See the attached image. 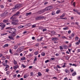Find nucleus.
<instances>
[{"instance_id":"nucleus-37","label":"nucleus","mask_w":80,"mask_h":80,"mask_svg":"<svg viewBox=\"0 0 80 80\" xmlns=\"http://www.w3.org/2000/svg\"><path fill=\"white\" fill-rule=\"evenodd\" d=\"M38 28L40 29V30H42V29H43V27H39Z\"/></svg>"},{"instance_id":"nucleus-56","label":"nucleus","mask_w":80,"mask_h":80,"mask_svg":"<svg viewBox=\"0 0 80 80\" xmlns=\"http://www.w3.org/2000/svg\"><path fill=\"white\" fill-rule=\"evenodd\" d=\"M32 55L31 54H30L28 55V56H29V57H32Z\"/></svg>"},{"instance_id":"nucleus-42","label":"nucleus","mask_w":80,"mask_h":80,"mask_svg":"<svg viewBox=\"0 0 80 80\" xmlns=\"http://www.w3.org/2000/svg\"><path fill=\"white\" fill-rule=\"evenodd\" d=\"M14 55H15V56H18V54L17 53H14Z\"/></svg>"},{"instance_id":"nucleus-38","label":"nucleus","mask_w":80,"mask_h":80,"mask_svg":"<svg viewBox=\"0 0 80 80\" xmlns=\"http://www.w3.org/2000/svg\"><path fill=\"white\" fill-rule=\"evenodd\" d=\"M28 32L27 31H25L23 32V34H25V33H27Z\"/></svg>"},{"instance_id":"nucleus-48","label":"nucleus","mask_w":80,"mask_h":80,"mask_svg":"<svg viewBox=\"0 0 80 80\" xmlns=\"http://www.w3.org/2000/svg\"><path fill=\"white\" fill-rule=\"evenodd\" d=\"M59 48L60 50H63V48L62 46H59Z\"/></svg>"},{"instance_id":"nucleus-33","label":"nucleus","mask_w":80,"mask_h":80,"mask_svg":"<svg viewBox=\"0 0 80 80\" xmlns=\"http://www.w3.org/2000/svg\"><path fill=\"white\" fill-rule=\"evenodd\" d=\"M32 28H35V27H36V25L34 24V25H32Z\"/></svg>"},{"instance_id":"nucleus-1","label":"nucleus","mask_w":80,"mask_h":80,"mask_svg":"<svg viewBox=\"0 0 80 80\" xmlns=\"http://www.w3.org/2000/svg\"><path fill=\"white\" fill-rule=\"evenodd\" d=\"M16 17L15 16L13 17L12 18V25H17V23L18 22H19V20L18 19H17Z\"/></svg>"},{"instance_id":"nucleus-34","label":"nucleus","mask_w":80,"mask_h":80,"mask_svg":"<svg viewBox=\"0 0 80 80\" xmlns=\"http://www.w3.org/2000/svg\"><path fill=\"white\" fill-rule=\"evenodd\" d=\"M65 72H66V73H68V70H67V69H65Z\"/></svg>"},{"instance_id":"nucleus-12","label":"nucleus","mask_w":80,"mask_h":80,"mask_svg":"<svg viewBox=\"0 0 80 80\" xmlns=\"http://www.w3.org/2000/svg\"><path fill=\"white\" fill-rule=\"evenodd\" d=\"M16 35V33H15V32L12 33V34L11 35V36H12V37H15Z\"/></svg>"},{"instance_id":"nucleus-3","label":"nucleus","mask_w":80,"mask_h":80,"mask_svg":"<svg viewBox=\"0 0 80 80\" xmlns=\"http://www.w3.org/2000/svg\"><path fill=\"white\" fill-rule=\"evenodd\" d=\"M21 7H22V4H18L15 5L14 7L12 9H19Z\"/></svg>"},{"instance_id":"nucleus-23","label":"nucleus","mask_w":80,"mask_h":80,"mask_svg":"<svg viewBox=\"0 0 80 80\" xmlns=\"http://www.w3.org/2000/svg\"><path fill=\"white\" fill-rule=\"evenodd\" d=\"M63 47H64V49H67V48H68V46L66 45H64L63 46Z\"/></svg>"},{"instance_id":"nucleus-18","label":"nucleus","mask_w":80,"mask_h":80,"mask_svg":"<svg viewBox=\"0 0 80 80\" xmlns=\"http://www.w3.org/2000/svg\"><path fill=\"white\" fill-rule=\"evenodd\" d=\"M2 63L4 66H6L7 65V63H6L5 62H3Z\"/></svg>"},{"instance_id":"nucleus-9","label":"nucleus","mask_w":80,"mask_h":80,"mask_svg":"<svg viewBox=\"0 0 80 80\" xmlns=\"http://www.w3.org/2000/svg\"><path fill=\"white\" fill-rule=\"evenodd\" d=\"M52 40L57 41V40H58V38H53L52 39Z\"/></svg>"},{"instance_id":"nucleus-16","label":"nucleus","mask_w":80,"mask_h":80,"mask_svg":"<svg viewBox=\"0 0 80 80\" xmlns=\"http://www.w3.org/2000/svg\"><path fill=\"white\" fill-rule=\"evenodd\" d=\"M38 76H37L38 77H40V76L42 75V73H41L40 72H38Z\"/></svg>"},{"instance_id":"nucleus-50","label":"nucleus","mask_w":80,"mask_h":80,"mask_svg":"<svg viewBox=\"0 0 80 80\" xmlns=\"http://www.w3.org/2000/svg\"><path fill=\"white\" fill-rule=\"evenodd\" d=\"M63 19V20H67V18H61V19Z\"/></svg>"},{"instance_id":"nucleus-64","label":"nucleus","mask_w":80,"mask_h":80,"mask_svg":"<svg viewBox=\"0 0 80 80\" xmlns=\"http://www.w3.org/2000/svg\"><path fill=\"white\" fill-rule=\"evenodd\" d=\"M78 80H80V76H79L78 77Z\"/></svg>"},{"instance_id":"nucleus-2","label":"nucleus","mask_w":80,"mask_h":80,"mask_svg":"<svg viewBox=\"0 0 80 80\" xmlns=\"http://www.w3.org/2000/svg\"><path fill=\"white\" fill-rule=\"evenodd\" d=\"M7 32L10 33H15L16 32V29L15 28H11L8 31H7Z\"/></svg>"},{"instance_id":"nucleus-40","label":"nucleus","mask_w":80,"mask_h":80,"mask_svg":"<svg viewBox=\"0 0 80 80\" xmlns=\"http://www.w3.org/2000/svg\"><path fill=\"white\" fill-rule=\"evenodd\" d=\"M22 67H23V68H25L26 67H25V65H24L23 64H22Z\"/></svg>"},{"instance_id":"nucleus-28","label":"nucleus","mask_w":80,"mask_h":80,"mask_svg":"<svg viewBox=\"0 0 80 80\" xmlns=\"http://www.w3.org/2000/svg\"><path fill=\"white\" fill-rule=\"evenodd\" d=\"M23 27H24V26H20L18 27V28H23Z\"/></svg>"},{"instance_id":"nucleus-4","label":"nucleus","mask_w":80,"mask_h":80,"mask_svg":"<svg viewBox=\"0 0 80 80\" xmlns=\"http://www.w3.org/2000/svg\"><path fill=\"white\" fill-rule=\"evenodd\" d=\"M5 24H4L3 23H0V27H1V30H3L4 28L5 27Z\"/></svg>"},{"instance_id":"nucleus-24","label":"nucleus","mask_w":80,"mask_h":80,"mask_svg":"<svg viewBox=\"0 0 80 80\" xmlns=\"http://www.w3.org/2000/svg\"><path fill=\"white\" fill-rule=\"evenodd\" d=\"M77 73H76V72H74L72 74V76H75V75H76Z\"/></svg>"},{"instance_id":"nucleus-17","label":"nucleus","mask_w":80,"mask_h":80,"mask_svg":"<svg viewBox=\"0 0 80 80\" xmlns=\"http://www.w3.org/2000/svg\"><path fill=\"white\" fill-rule=\"evenodd\" d=\"M32 14V13L31 12H29V13H27L26 14V16H28V15H30Z\"/></svg>"},{"instance_id":"nucleus-58","label":"nucleus","mask_w":80,"mask_h":80,"mask_svg":"<svg viewBox=\"0 0 80 80\" xmlns=\"http://www.w3.org/2000/svg\"><path fill=\"white\" fill-rule=\"evenodd\" d=\"M72 5L74 6V7H75V2H73L72 4Z\"/></svg>"},{"instance_id":"nucleus-27","label":"nucleus","mask_w":80,"mask_h":80,"mask_svg":"<svg viewBox=\"0 0 80 80\" xmlns=\"http://www.w3.org/2000/svg\"><path fill=\"white\" fill-rule=\"evenodd\" d=\"M25 57H23L22 58H21V60L22 61H23V60H25Z\"/></svg>"},{"instance_id":"nucleus-41","label":"nucleus","mask_w":80,"mask_h":80,"mask_svg":"<svg viewBox=\"0 0 80 80\" xmlns=\"http://www.w3.org/2000/svg\"><path fill=\"white\" fill-rule=\"evenodd\" d=\"M37 60V58L36 57H35L34 59V62H35V61H36Z\"/></svg>"},{"instance_id":"nucleus-62","label":"nucleus","mask_w":80,"mask_h":80,"mask_svg":"<svg viewBox=\"0 0 80 80\" xmlns=\"http://www.w3.org/2000/svg\"><path fill=\"white\" fill-rule=\"evenodd\" d=\"M77 13L78 14V15H80V12H79L78 11L77 12Z\"/></svg>"},{"instance_id":"nucleus-20","label":"nucleus","mask_w":80,"mask_h":80,"mask_svg":"<svg viewBox=\"0 0 80 80\" xmlns=\"http://www.w3.org/2000/svg\"><path fill=\"white\" fill-rule=\"evenodd\" d=\"M18 68V65H17L13 67L14 69H15V68L17 69V68Z\"/></svg>"},{"instance_id":"nucleus-63","label":"nucleus","mask_w":80,"mask_h":80,"mask_svg":"<svg viewBox=\"0 0 80 80\" xmlns=\"http://www.w3.org/2000/svg\"><path fill=\"white\" fill-rule=\"evenodd\" d=\"M73 36H74V34H73V33H72V34L71 35L72 37H73Z\"/></svg>"},{"instance_id":"nucleus-55","label":"nucleus","mask_w":80,"mask_h":80,"mask_svg":"<svg viewBox=\"0 0 80 80\" xmlns=\"http://www.w3.org/2000/svg\"><path fill=\"white\" fill-rule=\"evenodd\" d=\"M4 70H5V71H7V70H8V68H5L4 69Z\"/></svg>"},{"instance_id":"nucleus-46","label":"nucleus","mask_w":80,"mask_h":80,"mask_svg":"<svg viewBox=\"0 0 80 80\" xmlns=\"http://www.w3.org/2000/svg\"><path fill=\"white\" fill-rule=\"evenodd\" d=\"M42 31L43 32H45V31H47V29L46 28L43 29L42 30Z\"/></svg>"},{"instance_id":"nucleus-53","label":"nucleus","mask_w":80,"mask_h":80,"mask_svg":"<svg viewBox=\"0 0 80 80\" xmlns=\"http://www.w3.org/2000/svg\"><path fill=\"white\" fill-rule=\"evenodd\" d=\"M1 7L2 8H4V6L3 5H1Z\"/></svg>"},{"instance_id":"nucleus-45","label":"nucleus","mask_w":80,"mask_h":80,"mask_svg":"<svg viewBox=\"0 0 80 80\" xmlns=\"http://www.w3.org/2000/svg\"><path fill=\"white\" fill-rule=\"evenodd\" d=\"M70 33H71V31L70 30H69L68 31V34H70Z\"/></svg>"},{"instance_id":"nucleus-61","label":"nucleus","mask_w":80,"mask_h":80,"mask_svg":"<svg viewBox=\"0 0 80 80\" xmlns=\"http://www.w3.org/2000/svg\"><path fill=\"white\" fill-rule=\"evenodd\" d=\"M64 80H68V78H64Z\"/></svg>"},{"instance_id":"nucleus-22","label":"nucleus","mask_w":80,"mask_h":80,"mask_svg":"<svg viewBox=\"0 0 80 80\" xmlns=\"http://www.w3.org/2000/svg\"><path fill=\"white\" fill-rule=\"evenodd\" d=\"M17 62L15 60V59H14V65H17Z\"/></svg>"},{"instance_id":"nucleus-39","label":"nucleus","mask_w":80,"mask_h":80,"mask_svg":"<svg viewBox=\"0 0 80 80\" xmlns=\"http://www.w3.org/2000/svg\"><path fill=\"white\" fill-rule=\"evenodd\" d=\"M78 38H78V37H76V38H75V40H76L77 41V40H78Z\"/></svg>"},{"instance_id":"nucleus-43","label":"nucleus","mask_w":80,"mask_h":80,"mask_svg":"<svg viewBox=\"0 0 80 80\" xmlns=\"http://www.w3.org/2000/svg\"><path fill=\"white\" fill-rule=\"evenodd\" d=\"M79 44L80 43L78 42H77L75 43L76 45H78V44Z\"/></svg>"},{"instance_id":"nucleus-35","label":"nucleus","mask_w":80,"mask_h":80,"mask_svg":"<svg viewBox=\"0 0 80 80\" xmlns=\"http://www.w3.org/2000/svg\"><path fill=\"white\" fill-rule=\"evenodd\" d=\"M54 69H55V70H56V71H57L58 72V68L57 67H55Z\"/></svg>"},{"instance_id":"nucleus-21","label":"nucleus","mask_w":80,"mask_h":80,"mask_svg":"<svg viewBox=\"0 0 80 80\" xmlns=\"http://www.w3.org/2000/svg\"><path fill=\"white\" fill-rule=\"evenodd\" d=\"M63 29L64 30H68V27H67L66 28H63Z\"/></svg>"},{"instance_id":"nucleus-7","label":"nucleus","mask_w":80,"mask_h":80,"mask_svg":"<svg viewBox=\"0 0 80 80\" xmlns=\"http://www.w3.org/2000/svg\"><path fill=\"white\" fill-rule=\"evenodd\" d=\"M8 14V12L7 11H5L4 13L1 14L0 16L1 17H4V16H5L6 15H7Z\"/></svg>"},{"instance_id":"nucleus-60","label":"nucleus","mask_w":80,"mask_h":80,"mask_svg":"<svg viewBox=\"0 0 80 80\" xmlns=\"http://www.w3.org/2000/svg\"><path fill=\"white\" fill-rule=\"evenodd\" d=\"M39 45V43H37L36 45L35 46H38Z\"/></svg>"},{"instance_id":"nucleus-29","label":"nucleus","mask_w":80,"mask_h":80,"mask_svg":"<svg viewBox=\"0 0 80 80\" xmlns=\"http://www.w3.org/2000/svg\"><path fill=\"white\" fill-rule=\"evenodd\" d=\"M30 76L31 77H32V76H33V72H31L30 73Z\"/></svg>"},{"instance_id":"nucleus-25","label":"nucleus","mask_w":80,"mask_h":80,"mask_svg":"<svg viewBox=\"0 0 80 80\" xmlns=\"http://www.w3.org/2000/svg\"><path fill=\"white\" fill-rule=\"evenodd\" d=\"M51 14L52 15H55V12L54 11H52V12Z\"/></svg>"},{"instance_id":"nucleus-15","label":"nucleus","mask_w":80,"mask_h":80,"mask_svg":"<svg viewBox=\"0 0 80 80\" xmlns=\"http://www.w3.org/2000/svg\"><path fill=\"white\" fill-rule=\"evenodd\" d=\"M8 38L9 39H10V40H14V39H13V38L12 37L10 36H9Z\"/></svg>"},{"instance_id":"nucleus-32","label":"nucleus","mask_w":80,"mask_h":80,"mask_svg":"<svg viewBox=\"0 0 80 80\" xmlns=\"http://www.w3.org/2000/svg\"><path fill=\"white\" fill-rule=\"evenodd\" d=\"M60 10H58L56 11V13L57 14H58V13H60Z\"/></svg>"},{"instance_id":"nucleus-13","label":"nucleus","mask_w":80,"mask_h":80,"mask_svg":"<svg viewBox=\"0 0 80 80\" xmlns=\"http://www.w3.org/2000/svg\"><path fill=\"white\" fill-rule=\"evenodd\" d=\"M18 46L17 45H15L14 46L13 48L14 49H15V50H16V49H17V48H18Z\"/></svg>"},{"instance_id":"nucleus-57","label":"nucleus","mask_w":80,"mask_h":80,"mask_svg":"<svg viewBox=\"0 0 80 80\" xmlns=\"http://www.w3.org/2000/svg\"><path fill=\"white\" fill-rule=\"evenodd\" d=\"M43 38V37H41V38H40V41H41V40H42Z\"/></svg>"},{"instance_id":"nucleus-19","label":"nucleus","mask_w":80,"mask_h":80,"mask_svg":"<svg viewBox=\"0 0 80 80\" xmlns=\"http://www.w3.org/2000/svg\"><path fill=\"white\" fill-rule=\"evenodd\" d=\"M40 11L41 12V13H43V12H45V9H42V10H40Z\"/></svg>"},{"instance_id":"nucleus-5","label":"nucleus","mask_w":80,"mask_h":80,"mask_svg":"<svg viewBox=\"0 0 80 80\" xmlns=\"http://www.w3.org/2000/svg\"><path fill=\"white\" fill-rule=\"evenodd\" d=\"M52 8H53L52 6H49L46 8L44 9V10L45 11H48V10H51Z\"/></svg>"},{"instance_id":"nucleus-31","label":"nucleus","mask_w":80,"mask_h":80,"mask_svg":"<svg viewBox=\"0 0 80 80\" xmlns=\"http://www.w3.org/2000/svg\"><path fill=\"white\" fill-rule=\"evenodd\" d=\"M38 53V51H37L35 52L34 55H37Z\"/></svg>"},{"instance_id":"nucleus-59","label":"nucleus","mask_w":80,"mask_h":80,"mask_svg":"<svg viewBox=\"0 0 80 80\" xmlns=\"http://www.w3.org/2000/svg\"><path fill=\"white\" fill-rule=\"evenodd\" d=\"M46 72H48V69H46Z\"/></svg>"},{"instance_id":"nucleus-54","label":"nucleus","mask_w":80,"mask_h":80,"mask_svg":"<svg viewBox=\"0 0 80 80\" xmlns=\"http://www.w3.org/2000/svg\"><path fill=\"white\" fill-rule=\"evenodd\" d=\"M8 44H6L4 45V47H8Z\"/></svg>"},{"instance_id":"nucleus-10","label":"nucleus","mask_w":80,"mask_h":80,"mask_svg":"<svg viewBox=\"0 0 80 80\" xmlns=\"http://www.w3.org/2000/svg\"><path fill=\"white\" fill-rule=\"evenodd\" d=\"M65 15V13H63L62 15L60 16V18L61 19H62V18H63L62 17H64Z\"/></svg>"},{"instance_id":"nucleus-52","label":"nucleus","mask_w":80,"mask_h":80,"mask_svg":"<svg viewBox=\"0 0 80 80\" xmlns=\"http://www.w3.org/2000/svg\"><path fill=\"white\" fill-rule=\"evenodd\" d=\"M17 77V75H16V74L15 75H13V78H15V77Z\"/></svg>"},{"instance_id":"nucleus-36","label":"nucleus","mask_w":80,"mask_h":80,"mask_svg":"<svg viewBox=\"0 0 80 80\" xmlns=\"http://www.w3.org/2000/svg\"><path fill=\"white\" fill-rule=\"evenodd\" d=\"M6 73L8 75H9V74H10V71H7V72H6Z\"/></svg>"},{"instance_id":"nucleus-26","label":"nucleus","mask_w":80,"mask_h":80,"mask_svg":"<svg viewBox=\"0 0 80 80\" xmlns=\"http://www.w3.org/2000/svg\"><path fill=\"white\" fill-rule=\"evenodd\" d=\"M51 33L52 34V35H54V34H55L56 32H55L54 31H52L51 32Z\"/></svg>"},{"instance_id":"nucleus-6","label":"nucleus","mask_w":80,"mask_h":80,"mask_svg":"<svg viewBox=\"0 0 80 80\" xmlns=\"http://www.w3.org/2000/svg\"><path fill=\"white\" fill-rule=\"evenodd\" d=\"M19 14H20V12H19L18 11V12H17L14 15H13L10 18L11 20H12V18H13V17H16V16H17V15H19Z\"/></svg>"},{"instance_id":"nucleus-11","label":"nucleus","mask_w":80,"mask_h":80,"mask_svg":"<svg viewBox=\"0 0 80 80\" xmlns=\"http://www.w3.org/2000/svg\"><path fill=\"white\" fill-rule=\"evenodd\" d=\"M8 22V19H4L3 21V23H7Z\"/></svg>"},{"instance_id":"nucleus-8","label":"nucleus","mask_w":80,"mask_h":80,"mask_svg":"<svg viewBox=\"0 0 80 80\" xmlns=\"http://www.w3.org/2000/svg\"><path fill=\"white\" fill-rule=\"evenodd\" d=\"M44 17H36L35 18L36 20H41V19H42V18H43Z\"/></svg>"},{"instance_id":"nucleus-14","label":"nucleus","mask_w":80,"mask_h":80,"mask_svg":"<svg viewBox=\"0 0 80 80\" xmlns=\"http://www.w3.org/2000/svg\"><path fill=\"white\" fill-rule=\"evenodd\" d=\"M41 54L42 56L45 57V53L44 52H42Z\"/></svg>"},{"instance_id":"nucleus-44","label":"nucleus","mask_w":80,"mask_h":80,"mask_svg":"<svg viewBox=\"0 0 80 80\" xmlns=\"http://www.w3.org/2000/svg\"><path fill=\"white\" fill-rule=\"evenodd\" d=\"M9 52L10 53L12 54V49H9Z\"/></svg>"},{"instance_id":"nucleus-47","label":"nucleus","mask_w":80,"mask_h":80,"mask_svg":"<svg viewBox=\"0 0 80 80\" xmlns=\"http://www.w3.org/2000/svg\"><path fill=\"white\" fill-rule=\"evenodd\" d=\"M38 14H41L42 13H41V12H40V11H38L37 12Z\"/></svg>"},{"instance_id":"nucleus-51","label":"nucleus","mask_w":80,"mask_h":80,"mask_svg":"<svg viewBox=\"0 0 80 80\" xmlns=\"http://www.w3.org/2000/svg\"><path fill=\"white\" fill-rule=\"evenodd\" d=\"M48 62H49V60H47L45 61V63H48Z\"/></svg>"},{"instance_id":"nucleus-49","label":"nucleus","mask_w":80,"mask_h":80,"mask_svg":"<svg viewBox=\"0 0 80 80\" xmlns=\"http://www.w3.org/2000/svg\"><path fill=\"white\" fill-rule=\"evenodd\" d=\"M57 68H61V67H60L59 65H57Z\"/></svg>"},{"instance_id":"nucleus-30","label":"nucleus","mask_w":80,"mask_h":80,"mask_svg":"<svg viewBox=\"0 0 80 80\" xmlns=\"http://www.w3.org/2000/svg\"><path fill=\"white\" fill-rule=\"evenodd\" d=\"M27 77H28V75H25L24 76V78H27Z\"/></svg>"}]
</instances>
